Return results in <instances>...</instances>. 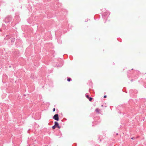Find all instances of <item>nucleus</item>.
Instances as JSON below:
<instances>
[{"mask_svg":"<svg viewBox=\"0 0 146 146\" xmlns=\"http://www.w3.org/2000/svg\"><path fill=\"white\" fill-rule=\"evenodd\" d=\"M53 118L56 120L58 121L59 120V117L58 114L55 115L53 116Z\"/></svg>","mask_w":146,"mask_h":146,"instance_id":"obj_1","label":"nucleus"},{"mask_svg":"<svg viewBox=\"0 0 146 146\" xmlns=\"http://www.w3.org/2000/svg\"><path fill=\"white\" fill-rule=\"evenodd\" d=\"M106 97H107V96H106V95L104 96V98H106Z\"/></svg>","mask_w":146,"mask_h":146,"instance_id":"obj_9","label":"nucleus"},{"mask_svg":"<svg viewBox=\"0 0 146 146\" xmlns=\"http://www.w3.org/2000/svg\"><path fill=\"white\" fill-rule=\"evenodd\" d=\"M71 80V79L70 78H68V79H67V80L68 81H70Z\"/></svg>","mask_w":146,"mask_h":146,"instance_id":"obj_6","label":"nucleus"},{"mask_svg":"<svg viewBox=\"0 0 146 146\" xmlns=\"http://www.w3.org/2000/svg\"><path fill=\"white\" fill-rule=\"evenodd\" d=\"M86 97L87 98H88V99H89V98H90V97H89V96H88V95H86Z\"/></svg>","mask_w":146,"mask_h":146,"instance_id":"obj_7","label":"nucleus"},{"mask_svg":"<svg viewBox=\"0 0 146 146\" xmlns=\"http://www.w3.org/2000/svg\"><path fill=\"white\" fill-rule=\"evenodd\" d=\"M89 99V100L90 101H91L92 100V98H91V97H90L89 98V99Z\"/></svg>","mask_w":146,"mask_h":146,"instance_id":"obj_5","label":"nucleus"},{"mask_svg":"<svg viewBox=\"0 0 146 146\" xmlns=\"http://www.w3.org/2000/svg\"><path fill=\"white\" fill-rule=\"evenodd\" d=\"M56 127V126L54 125L52 127V128L53 129H54Z\"/></svg>","mask_w":146,"mask_h":146,"instance_id":"obj_4","label":"nucleus"},{"mask_svg":"<svg viewBox=\"0 0 146 146\" xmlns=\"http://www.w3.org/2000/svg\"><path fill=\"white\" fill-rule=\"evenodd\" d=\"M54 125L56 126V127H57L59 129H60V127L59 126V124L57 122L55 121L54 122Z\"/></svg>","mask_w":146,"mask_h":146,"instance_id":"obj_2","label":"nucleus"},{"mask_svg":"<svg viewBox=\"0 0 146 146\" xmlns=\"http://www.w3.org/2000/svg\"><path fill=\"white\" fill-rule=\"evenodd\" d=\"M55 108H54L53 109V111H55Z\"/></svg>","mask_w":146,"mask_h":146,"instance_id":"obj_8","label":"nucleus"},{"mask_svg":"<svg viewBox=\"0 0 146 146\" xmlns=\"http://www.w3.org/2000/svg\"><path fill=\"white\" fill-rule=\"evenodd\" d=\"M100 110L98 108H97L96 110V111L97 113H99Z\"/></svg>","mask_w":146,"mask_h":146,"instance_id":"obj_3","label":"nucleus"}]
</instances>
